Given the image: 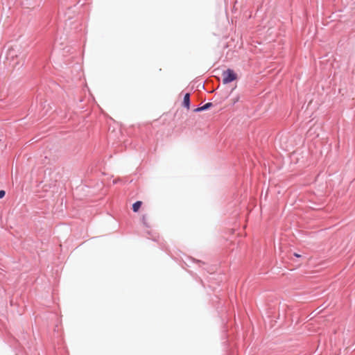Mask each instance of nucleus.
Segmentation results:
<instances>
[{
	"instance_id": "nucleus-1",
	"label": "nucleus",
	"mask_w": 355,
	"mask_h": 355,
	"mask_svg": "<svg viewBox=\"0 0 355 355\" xmlns=\"http://www.w3.org/2000/svg\"><path fill=\"white\" fill-rule=\"evenodd\" d=\"M222 77L223 83L227 84L236 80L237 75L232 69H228L223 72Z\"/></svg>"
},
{
	"instance_id": "nucleus-2",
	"label": "nucleus",
	"mask_w": 355,
	"mask_h": 355,
	"mask_svg": "<svg viewBox=\"0 0 355 355\" xmlns=\"http://www.w3.org/2000/svg\"><path fill=\"white\" fill-rule=\"evenodd\" d=\"M183 105L186 107L188 110L189 109L190 105V95L189 94H186L184 96L183 100Z\"/></svg>"
},
{
	"instance_id": "nucleus-3",
	"label": "nucleus",
	"mask_w": 355,
	"mask_h": 355,
	"mask_svg": "<svg viewBox=\"0 0 355 355\" xmlns=\"http://www.w3.org/2000/svg\"><path fill=\"white\" fill-rule=\"evenodd\" d=\"M212 106V103H206L205 105H204L202 107H199L196 109L194 110V112H201V111H203V110H206L207 109H209V107H211Z\"/></svg>"
},
{
	"instance_id": "nucleus-4",
	"label": "nucleus",
	"mask_w": 355,
	"mask_h": 355,
	"mask_svg": "<svg viewBox=\"0 0 355 355\" xmlns=\"http://www.w3.org/2000/svg\"><path fill=\"white\" fill-rule=\"evenodd\" d=\"M142 205L141 201H137L132 205V210L134 212H137Z\"/></svg>"
},
{
	"instance_id": "nucleus-5",
	"label": "nucleus",
	"mask_w": 355,
	"mask_h": 355,
	"mask_svg": "<svg viewBox=\"0 0 355 355\" xmlns=\"http://www.w3.org/2000/svg\"><path fill=\"white\" fill-rule=\"evenodd\" d=\"M141 219H142V222H143V223H144V225H146V216H145V215L142 216Z\"/></svg>"
},
{
	"instance_id": "nucleus-6",
	"label": "nucleus",
	"mask_w": 355,
	"mask_h": 355,
	"mask_svg": "<svg viewBox=\"0 0 355 355\" xmlns=\"http://www.w3.org/2000/svg\"><path fill=\"white\" fill-rule=\"evenodd\" d=\"M6 193L3 190L0 191V198H2L5 196Z\"/></svg>"
},
{
	"instance_id": "nucleus-7",
	"label": "nucleus",
	"mask_w": 355,
	"mask_h": 355,
	"mask_svg": "<svg viewBox=\"0 0 355 355\" xmlns=\"http://www.w3.org/2000/svg\"><path fill=\"white\" fill-rule=\"evenodd\" d=\"M294 256L296 257H300L301 255L297 254V253H294Z\"/></svg>"
},
{
	"instance_id": "nucleus-8",
	"label": "nucleus",
	"mask_w": 355,
	"mask_h": 355,
	"mask_svg": "<svg viewBox=\"0 0 355 355\" xmlns=\"http://www.w3.org/2000/svg\"><path fill=\"white\" fill-rule=\"evenodd\" d=\"M239 101V98H237L235 101H234V103L238 101Z\"/></svg>"
}]
</instances>
